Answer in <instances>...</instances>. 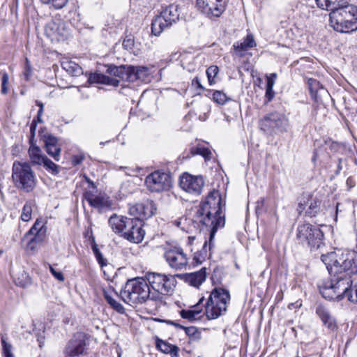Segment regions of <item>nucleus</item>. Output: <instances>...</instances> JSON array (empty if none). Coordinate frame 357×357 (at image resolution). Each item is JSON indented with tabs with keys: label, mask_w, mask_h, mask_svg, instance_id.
<instances>
[{
	"label": "nucleus",
	"mask_w": 357,
	"mask_h": 357,
	"mask_svg": "<svg viewBox=\"0 0 357 357\" xmlns=\"http://www.w3.org/2000/svg\"><path fill=\"white\" fill-rule=\"evenodd\" d=\"M222 198L219 191L210 192L203 202H201L196 211L195 218L206 227L210 229V242L217 230L225 224V213L222 210ZM211 248V244L209 245Z\"/></svg>",
	"instance_id": "obj_1"
},
{
	"label": "nucleus",
	"mask_w": 357,
	"mask_h": 357,
	"mask_svg": "<svg viewBox=\"0 0 357 357\" xmlns=\"http://www.w3.org/2000/svg\"><path fill=\"white\" fill-rule=\"evenodd\" d=\"M356 273L343 271L331 279L323 280L319 284V291L327 300L341 301L347 298L349 301L357 303V283L352 286L351 275Z\"/></svg>",
	"instance_id": "obj_2"
},
{
	"label": "nucleus",
	"mask_w": 357,
	"mask_h": 357,
	"mask_svg": "<svg viewBox=\"0 0 357 357\" xmlns=\"http://www.w3.org/2000/svg\"><path fill=\"white\" fill-rule=\"evenodd\" d=\"M106 72L115 77H111L101 73H91L88 79L91 84H102L113 86L120 85L121 81L134 82L137 80L144 81L149 74L146 67L132 66H108Z\"/></svg>",
	"instance_id": "obj_3"
},
{
	"label": "nucleus",
	"mask_w": 357,
	"mask_h": 357,
	"mask_svg": "<svg viewBox=\"0 0 357 357\" xmlns=\"http://www.w3.org/2000/svg\"><path fill=\"white\" fill-rule=\"evenodd\" d=\"M121 299L130 305H137L148 300L158 301L159 296L151 294L146 278L137 277L128 280L120 292Z\"/></svg>",
	"instance_id": "obj_4"
},
{
	"label": "nucleus",
	"mask_w": 357,
	"mask_h": 357,
	"mask_svg": "<svg viewBox=\"0 0 357 357\" xmlns=\"http://www.w3.org/2000/svg\"><path fill=\"white\" fill-rule=\"evenodd\" d=\"M321 259L326 265L331 275L336 276L344 271L357 273V261L349 252H344L338 250L326 255H322Z\"/></svg>",
	"instance_id": "obj_5"
},
{
	"label": "nucleus",
	"mask_w": 357,
	"mask_h": 357,
	"mask_svg": "<svg viewBox=\"0 0 357 357\" xmlns=\"http://www.w3.org/2000/svg\"><path fill=\"white\" fill-rule=\"evenodd\" d=\"M330 24L333 29L349 33L357 30V6L352 4L331 12Z\"/></svg>",
	"instance_id": "obj_6"
},
{
	"label": "nucleus",
	"mask_w": 357,
	"mask_h": 357,
	"mask_svg": "<svg viewBox=\"0 0 357 357\" xmlns=\"http://www.w3.org/2000/svg\"><path fill=\"white\" fill-rule=\"evenodd\" d=\"M12 178L16 188L26 192H32L37 184L36 174L31 165L26 162H13Z\"/></svg>",
	"instance_id": "obj_7"
},
{
	"label": "nucleus",
	"mask_w": 357,
	"mask_h": 357,
	"mask_svg": "<svg viewBox=\"0 0 357 357\" xmlns=\"http://www.w3.org/2000/svg\"><path fill=\"white\" fill-rule=\"evenodd\" d=\"M230 301V294L227 289L215 287L211 294L205 306V314L208 319H215L224 314Z\"/></svg>",
	"instance_id": "obj_8"
},
{
	"label": "nucleus",
	"mask_w": 357,
	"mask_h": 357,
	"mask_svg": "<svg viewBox=\"0 0 357 357\" xmlns=\"http://www.w3.org/2000/svg\"><path fill=\"white\" fill-rule=\"evenodd\" d=\"M296 240L311 251L317 250L324 245V233L318 227L304 223L297 227Z\"/></svg>",
	"instance_id": "obj_9"
},
{
	"label": "nucleus",
	"mask_w": 357,
	"mask_h": 357,
	"mask_svg": "<svg viewBox=\"0 0 357 357\" xmlns=\"http://www.w3.org/2000/svg\"><path fill=\"white\" fill-rule=\"evenodd\" d=\"M146 278L152 290L151 294L159 296L158 301L162 298V296L171 294L176 285V280L172 275H165L158 273H149Z\"/></svg>",
	"instance_id": "obj_10"
},
{
	"label": "nucleus",
	"mask_w": 357,
	"mask_h": 357,
	"mask_svg": "<svg viewBox=\"0 0 357 357\" xmlns=\"http://www.w3.org/2000/svg\"><path fill=\"white\" fill-rule=\"evenodd\" d=\"M145 183L151 192H162L170 188L172 176L169 173L155 171L146 177Z\"/></svg>",
	"instance_id": "obj_11"
},
{
	"label": "nucleus",
	"mask_w": 357,
	"mask_h": 357,
	"mask_svg": "<svg viewBox=\"0 0 357 357\" xmlns=\"http://www.w3.org/2000/svg\"><path fill=\"white\" fill-rule=\"evenodd\" d=\"M288 119L282 114L274 112L268 114L259 121V127L264 132H271L275 129L281 132L287 130Z\"/></svg>",
	"instance_id": "obj_12"
},
{
	"label": "nucleus",
	"mask_w": 357,
	"mask_h": 357,
	"mask_svg": "<svg viewBox=\"0 0 357 357\" xmlns=\"http://www.w3.org/2000/svg\"><path fill=\"white\" fill-rule=\"evenodd\" d=\"M198 10L209 19L219 17L225 10L224 0H197Z\"/></svg>",
	"instance_id": "obj_13"
},
{
	"label": "nucleus",
	"mask_w": 357,
	"mask_h": 357,
	"mask_svg": "<svg viewBox=\"0 0 357 357\" xmlns=\"http://www.w3.org/2000/svg\"><path fill=\"white\" fill-rule=\"evenodd\" d=\"M169 266L176 270H181L188 264V257L180 247H173L165 253Z\"/></svg>",
	"instance_id": "obj_14"
},
{
	"label": "nucleus",
	"mask_w": 357,
	"mask_h": 357,
	"mask_svg": "<svg viewBox=\"0 0 357 357\" xmlns=\"http://www.w3.org/2000/svg\"><path fill=\"white\" fill-rule=\"evenodd\" d=\"M156 211V207L153 201L146 200L142 203H138L131 206L129 208V213L134 216L133 219H138L144 222L151 218Z\"/></svg>",
	"instance_id": "obj_15"
},
{
	"label": "nucleus",
	"mask_w": 357,
	"mask_h": 357,
	"mask_svg": "<svg viewBox=\"0 0 357 357\" xmlns=\"http://www.w3.org/2000/svg\"><path fill=\"white\" fill-rule=\"evenodd\" d=\"M204 185L202 176H193L188 174H184L180 178V186L185 191L199 195Z\"/></svg>",
	"instance_id": "obj_16"
},
{
	"label": "nucleus",
	"mask_w": 357,
	"mask_h": 357,
	"mask_svg": "<svg viewBox=\"0 0 357 357\" xmlns=\"http://www.w3.org/2000/svg\"><path fill=\"white\" fill-rule=\"evenodd\" d=\"M40 139L43 142L47 153L56 161H59L61 151L59 139L50 133L40 135Z\"/></svg>",
	"instance_id": "obj_17"
},
{
	"label": "nucleus",
	"mask_w": 357,
	"mask_h": 357,
	"mask_svg": "<svg viewBox=\"0 0 357 357\" xmlns=\"http://www.w3.org/2000/svg\"><path fill=\"white\" fill-rule=\"evenodd\" d=\"M47 227L41 220H36L29 231L25 234L24 238L33 236L30 238L29 243L42 242L46 235Z\"/></svg>",
	"instance_id": "obj_18"
},
{
	"label": "nucleus",
	"mask_w": 357,
	"mask_h": 357,
	"mask_svg": "<svg viewBox=\"0 0 357 357\" xmlns=\"http://www.w3.org/2000/svg\"><path fill=\"white\" fill-rule=\"evenodd\" d=\"M316 314L328 330L334 331L337 329V325L335 319L331 315L327 307L321 304L318 305L316 307Z\"/></svg>",
	"instance_id": "obj_19"
},
{
	"label": "nucleus",
	"mask_w": 357,
	"mask_h": 357,
	"mask_svg": "<svg viewBox=\"0 0 357 357\" xmlns=\"http://www.w3.org/2000/svg\"><path fill=\"white\" fill-rule=\"evenodd\" d=\"M143 226L144 222L140 221V220L137 221V223H135V227L125 235V238L135 243H141L145 236V231L143 229Z\"/></svg>",
	"instance_id": "obj_20"
},
{
	"label": "nucleus",
	"mask_w": 357,
	"mask_h": 357,
	"mask_svg": "<svg viewBox=\"0 0 357 357\" xmlns=\"http://www.w3.org/2000/svg\"><path fill=\"white\" fill-rule=\"evenodd\" d=\"M206 275V268L203 267L198 271L185 274L183 278L190 286L199 287L205 281Z\"/></svg>",
	"instance_id": "obj_21"
},
{
	"label": "nucleus",
	"mask_w": 357,
	"mask_h": 357,
	"mask_svg": "<svg viewBox=\"0 0 357 357\" xmlns=\"http://www.w3.org/2000/svg\"><path fill=\"white\" fill-rule=\"evenodd\" d=\"M307 85L312 98L317 102L321 101V96L322 95L328 93L320 82L315 79H308Z\"/></svg>",
	"instance_id": "obj_22"
},
{
	"label": "nucleus",
	"mask_w": 357,
	"mask_h": 357,
	"mask_svg": "<svg viewBox=\"0 0 357 357\" xmlns=\"http://www.w3.org/2000/svg\"><path fill=\"white\" fill-rule=\"evenodd\" d=\"M203 301V298H201L199 303L193 306H192L190 309L188 310H181L179 312L181 317L183 319H188L190 321H193L195 320L201 319L202 315V309L199 306V303Z\"/></svg>",
	"instance_id": "obj_23"
},
{
	"label": "nucleus",
	"mask_w": 357,
	"mask_h": 357,
	"mask_svg": "<svg viewBox=\"0 0 357 357\" xmlns=\"http://www.w3.org/2000/svg\"><path fill=\"white\" fill-rule=\"evenodd\" d=\"M169 324L175 326L177 328H182L185 331L186 335L188 336V344L194 345L199 342L202 339V333L195 326L185 327L176 324L174 321H169Z\"/></svg>",
	"instance_id": "obj_24"
},
{
	"label": "nucleus",
	"mask_w": 357,
	"mask_h": 357,
	"mask_svg": "<svg viewBox=\"0 0 357 357\" xmlns=\"http://www.w3.org/2000/svg\"><path fill=\"white\" fill-rule=\"evenodd\" d=\"M84 340L75 338L71 340L66 348V352L70 356H75L82 354L85 349Z\"/></svg>",
	"instance_id": "obj_25"
},
{
	"label": "nucleus",
	"mask_w": 357,
	"mask_h": 357,
	"mask_svg": "<svg viewBox=\"0 0 357 357\" xmlns=\"http://www.w3.org/2000/svg\"><path fill=\"white\" fill-rule=\"evenodd\" d=\"M172 24L165 19L161 15L156 16L151 23V33L154 36H160L165 28L170 26Z\"/></svg>",
	"instance_id": "obj_26"
},
{
	"label": "nucleus",
	"mask_w": 357,
	"mask_h": 357,
	"mask_svg": "<svg viewBox=\"0 0 357 357\" xmlns=\"http://www.w3.org/2000/svg\"><path fill=\"white\" fill-rule=\"evenodd\" d=\"M28 153L33 165H42L43 161L46 158V155L43 154L40 148L36 144H31L28 150Z\"/></svg>",
	"instance_id": "obj_27"
},
{
	"label": "nucleus",
	"mask_w": 357,
	"mask_h": 357,
	"mask_svg": "<svg viewBox=\"0 0 357 357\" xmlns=\"http://www.w3.org/2000/svg\"><path fill=\"white\" fill-rule=\"evenodd\" d=\"M85 199L91 206L99 210H101L108 206V200L103 196L86 193L85 195Z\"/></svg>",
	"instance_id": "obj_28"
},
{
	"label": "nucleus",
	"mask_w": 357,
	"mask_h": 357,
	"mask_svg": "<svg viewBox=\"0 0 357 357\" xmlns=\"http://www.w3.org/2000/svg\"><path fill=\"white\" fill-rule=\"evenodd\" d=\"M156 347L164 354H169L172 357H178L179 348L176 345H173L166 341L160 339L156 340Z\"/></svg>",
	"instance_id": "obj_29"
},
{
	"label": "nucleus",
	"mask_w": 357,
	"mask_h": 357,
	"mask_svg": "<svg viewBox=\"0 0 357 357\" xmlns=\"http://www.w3.org/2000/svg\"><path fill=\"white\" fill-rule=\"evenodd\" d=\"M126 220V216L113 214L109 218L108 222L111 229L114 233L121 234L123 231V227L125 225Z\"/></svg>",
	"instance_id": "obj_30"
},
{
	"label": "nucleus",
	"mask_w": 357,
	"mask_h": 357,
	"mask_svg": "<svg viewBox=\"0 0 357 357\" xmlns=\"http://www.w3.org/2000/svg\"><path fill=\"white\" fill-rule=\"evenodd\" d=\"M13 278L15 284L20 287H26L31 283V278L24 270H20L19 272L13 274Z\"/></svg>",
	"instance_id": "obj_31"
},
{
	"label": "nucleus",
	"mask_w": 357,
	"mask_h": 357,
	"mask_svg": "<svg viewBox=\"0 0 357 357\" xmlns=\"http://www.w3.org/2000/svg\"><path fill=\"white\" fill-rule=\"evenodd\" d=\"M45 35L52 40H58L61 36L59 24L54 21L49 22L45 26Z\"/></svg>",
	"instance_id": "obj_32"
},
{
	"label": "nucleus",
	"mask_w": 357,
	"mask_h": 357,
	"mask_svg": "<svg viewBox=\"0 0 357 357\" xmlns=\"http://www.w3.org/2000/svg\"><path fill=\"white\" fill-rule=\"evenodd\" d=\"M165 19L167 20L172 24L178 20L179 13L176 6L170 5L165 8L160 14Z\"/></svg>",
	"instance_id": "obj_33"
},
{
	"label": "nucleus",
	"mask_w": 357,
	"mask_h": 357,
	"mask_svg": "<svg viewBox=\"0 0 357 357\" xmlns=\"http://www.w3.org/2000/svg\"><path fill=\"white\" fill-rule=\"evenodd\" d=\"M255 46H256V43L252 34L247 35L243 42H237L233 45L236 52L246 51L249 48H252Z\"/></svg>",
	"instance_id": "obj_34"
},
{
	"label": "nucleus",
	"mask_w": 357,
	"mask_h": 357,
	"mask_svg": "<svg viewBox=\"0 0 357 357\" xmlns=\"http://www.w3.org/2000/svg\"><path fill=\"white\" fill-rule=\"evenodd\" d=\"M321 201L317 197H311L307 204V209L305 211L307 215L314 217L319 212Z\"/></svg>",
	"instance_id": "obj_35"
},
{
	"label": "nucleus",
	"mask_w": 357,
	"mask_h": 357,
	"mask_svg": "<svg viewBox=\"0 0 357 357\" xmlns=\"http://www.w3.org/2000/svg\"><path fill=\"white\" fill-rule=\"evenodd\" d=\"M42 165L46 169V171L48 172V173L51 174L53 176H56L60 172V169H61L60 166L55 164L53 161H52L47 156L43 161Z\"/></svg>",
	"instance_id": "obj_36"
},
{
	"label": "nucleus",
	"mask_w": 357,
	"mask_h": 357,
	"mask_svg": "<svg viewBox=\"0 0 357 357\" xmlns=\"http://www.w3.org/2000/svg\"><path fill=\"white\" fill-rule=\"evenodd\" d=\"M190 153L192 155H201L205 160H210L211 158V151L206 147L198 145L193 146L190 149Z\"/></svg>",
	"instance_id": "obj_37"
},
{
	"label": "nucleus",
	"mask_w": 357,
	"mask_h": 357,
	"mask_svg": "<svg viewBox=\"0 0 357 357\" xmlns=\"http://www.w3.org/2000/svg\"><path fill=\"white\" fill-rule=\"evenodd\" d=\"M104 297L109 305L117 312L123 314L125 312L124 307L118 301H116L112 296L107 292L104 293Z\"/></svg>",
	"instance_id": "obj_38"
},
{
	"label": "nucleus",
	"mask_w": 357,
	"mask_h": 357,
	"mask_svg": "<svg viewBox=\"0 0 357 357\" xmlns=\"http://www.w3.org/2000/svg\"><path fill=\"white\" fill-rule=\"evenodd\" d=\"M63 68L73 75H78L82 73V68L73 61H67L62 63Z\"/></svg>",
	"instance_id": "obj_39"
},
{
	"label": "nucleus",
	"mask_w": 357,
	"mask_h": 357,
	"mask_svg": "<svg viewBox=\"0 0 357 357\" xmlns=\"http://www.w3.org/2000/svg\"><path fill=\"white\" fill-rule=\"evenodd\" d=\"M328 6L327 7V10H331L333 12L337 9H340L347 4H349V0H328Z\"/></svg>",
	"instance_id": "obj_40"
},
{
	"label": "nucleus",
	"mask_w": 357,
	"mask_h": 357,
	"mask_svg": "<svg viewBox=\"0 0 357 357\" xmlns=\"http://www.w3.org/2000/svg\"><path fill=\"white\" fill-rule=\"evenodd\" d=\"M33 204L31 202H27L22 208L21 214V219L24 222H27L31 218Z\"/></svg>",
	"instance_id": "obj_41"
},
{
	"label": "nucleus",
	"mask_w": 357,
	"mask_h": 357,
	"mask_svg": "<svg viewBox=\"0 0 357 357\" xmlns=\"http://www.w3.org/2000/svg\"><path fill=\"white\" fill-rule=\"evenodd\" d=\"M91 248L93 250V252L96 258L97 261L100 264L101 267H103L105 266H107V261L105 259L99 249L98 248V245L96 243H93L91 245Z\"/></svg>",
	"instance_id": "obj_42"
},
{
	"label": "nucleus",
	"mask_w": 357,
	"mask_h": 357,
	"mask_svg": "<svg viewBox=\"0 0 357 357\" xmlns=\"http://www.w3.org/2000/svg\"><path fill=\"white\" fill-rule=\"evenodd\" d=\"M219 72V68L216 66H211L206 70V75L208 77V83L210 85L215 84L214 78L216 77Z\"/></svg>",
	"instance_id": "obj_43"
},
{
	"label": "nucleus",
	"mask_w": 357,
	"mask_h": 357,
	"mask_svg": "<svg viewBox=\"0 0 357 357\" xmlns=\"http://www.w3.org/2000/svg\"><path fill=\"white\" fill-rule=\"evenodd\" d=\"M213 100L214 102L220 105L225 104L228 98L225 93L221 91H215L212 93Z\"/></svg>",
	"instance_id": "obj_44"
},
{
	"label": "nucleus",
	"mask_w": 357,
	"mask_h": 357,
	"mask_svg": "<svg viewBox=\"0 0 357 357\" xmlns=\"http://www.w3.org/2000/svg\"><path fill=\"white\" fill-rule=\"evenodd\" d=\"M138 219H133L130 218L126 217V220L125 221V225L123 227V231L121 234V235L125 238V235L128 232L130 231L133 227H135V223H137V221H139Z\"/></svg>",
	"instance_id": "obj_45"
},
{
	"label": "nucleus",
	"mask_w": 357,
	"mask_h": 357,
	"mask_svg": "<svg viewBox=\"0 0 357 357\" xmlns=\"http://www.w3.org/2000/svg\"><path fill=\"white\" fill-rule=\"evenodd\" d=\"M1 342L2 344L3 354L4 355V357H14L11 351V344L7 343L5 338L3 336H1Z\"/></svg>",
	"instance_id": "obj_46"
},
{
	"label": "nucleus",
	"mask_w": 357,
	"mask_h": 357,
	"mask_svg": "<svg viewBox=\"0 0 357 357\" xmlns=\"http://www.w3.org/2000/svg\"><path fill=\"white\" fill-rule=\"evenodd\" d=\"M275 95V93L273 90V84L269 83L268 84H266V93H265V98L266 100V102H270L272 100Z\"/></svg>",
	"instance_id": "obj_47"
},
{
	"label": "nucleus",
	"mask_w": 357,
	"mask_h": 357,
	"mask_svg": "<svg viewBox=\"0 0 357 357\" xmlns=\"http://www.w3.org/2000/svg\"><path fill=\"white\" fill-rule=\"evenodd\" d=\"M134 39L131 36H126L122 43L123 47L126 50H131L134 46Z\"/></svg>",
	"instance_id": "obj_48"
},
{
	"label": "nucleus",
	"mask_w": 357,
	"mask_h": 357,
	"mask_svg": "<svg viewBox=\"0 0 357 357\" xmlns=\"http://www.w3.org/2000/svg\"><path fill=\"white\" fill-rule=\"evenodd\" d=\"M8 75L7 73H3L2 75V84H1V93L6 94L8 92V88L7 84L8 83Z\"/></svg>",
	"instance_id": "obj_49"
},
{
	"label": "nucleus",
	"mask_w": 357,
	"mask_h": 357,
	"mask_svg": "<svg viewBox=\"0 0 357 357\" xmlns=\"http://www.w3.org/2000/svg\"><path fill=\"white\" fill-rule=\"evenodd\" d=\"M68 2V0H51L50 4L56 9H61L67 5Z\"/></svg>",
	"instance_id": "obj_50"
},
{
	"label": "nucleus",
	"mask_w": 357,
	"mask_h": 357,
	"mask_svg": "<svg viewBox=\"0 0 357 357\" xmlns=\"http://www.w3.org/2000/svg\"><path fill=\"white\" fill-rule=\"evenodd\" d=\"M325 144L332 152H337L340 148V146L337 142H333L331 139L325 141Z\"/></svg>",
	"instance_id": "obj_51"
},
{
	"label": "nucleus",
	"mask_w": 357,
	"mask_h": 357,
	"mask_svg": "<svg viewBox=\"0 0 357 357\" xmlns=\"http://www.w3.org/2000/svg\"><path fill=\"white\" fill-rule=\"evenodd\" d=\"M50 271L56 280H58L60 282H63L64 280V276L61 272L56 271L51 266H50Z\"/></svg>",
	"instance_id": "obj_52"
},
{
	"label": "nucleus",
	"mask_w": 357,
	"mask_h": 357,
	"mask_svg": "<svg viewBox=\"0 0 357 357\" xmlns=\"http://www.w3.org/2000/svg\"><path fill=\"white\" fill-rule=\"evenodd\" d=\"M317 6L323 10H327L328 6V0H315Z\"/></svg>",
	"instance_id": "obj_53"
},
{
	"label": "nucleus",
	"mask_w": 357,
	"mask_h": 357,
	"mask_svg": "<svg viewBox=\"0 0 357 357\" xmlns=\"http://www.w3.org/2000/svg\"><path fill=\"white\" fill-rule=\"evenodd\" d=\"M36 126H37L36 121L33 120L31 122V126H30V132H31V135L33 139L35 137Z\"/></svg>",
	"instance_id": "obj_54"
},
{
	"label": "nucleus",
	"mask_w": 357,
	"mask_h": 357,
	"mask_svg": "<svg viewBox=\"0 0 357 357\" xmlns=\"http://www.w3.org/2000/svg\"><path fill=\"white\" fill-rule=\"evenodd\" d=\"M346 162L345 160H343L342 158H339L338 159V164H337V169L335 172V174H339L341 172V170H342L343 169V164H344Z\"/></svg>",
	"instance_id": "obj_55"
},
{
	"label": "nucleus",
	"mask_w": 357,
	"mask_h": 357,
	"mask_svg": "<svg viewBox=\"0 0 357 357\" xmlns=\"http://www.w3.org/2000/svg\"><path fill=\"white\" fill-rule=\"evenodd\" d=\"M30 73H31V66H30L28 59H26V70H25L24 75H25L26 80L29 79Z\"/></svg>",
	"instance_id": "obj_56"
},
{
	"label": "nucleus",
	"mask_w": 357,
	"mask_h": 357,
	"mask_svg": "<svg viewBox=\"0 0 357 357\" xmlns=\"http://www.w3.org/2000/svg\"><path fill=\"white\" fill-rule=\"evenodd\" d=\"M276 77H277V74L276 73H272L269 77H267V83H266V84H268L269 83L272 82L273 86Z\"/></svg>",
	"instance_id": "obj_57"
},
{
	"label": "nucleus",
	"mask_w": 357,
	"mask_h": 357,
	"mask_svg": "<svg viewBox=\"0 0 357 357\" xmlns=\"http://www.w3.org/2000/svg\"><path fill=\"white\" fill-rule=\"evenodd\" d=\"M84 158L82 156H80V155H74L73 157V163L74 165H78L79 163L82 162V161L83 160Z\"/></svg>",
	"instance_id": "obj_58"
},
{
	"label": "nucleus",
	"mask_w": 357,
	"mask_h": 357,
	"mask_svg": "<svg viewBox=\"0 0 357 357\" xmlns=\"http://www.w3.org/2000/svg\"><path fill=\"white\" fill-rule=\"evenodd\" d=\"M264 200L263 198H261L260 199L257 200L256 202V212L258 213L259 211L264 206Z\"/></svg>",
	"instance_id": "obj_59"
},
{
	"label": "nucleus",
	"mask_w": 357,
	"mask_h": 357,
	"mask_svg": "<svg viewBox=\"0 0 357 357\" xmlns=\"http://www.w3.org/2000/svg\"><path fill=\"white\" fill-rule=\"evenodd\" d=\"M36 104L37 106L39 107V109H38L37 114H39V115H43V110H44V105H43V103L40 102V101H38V100H36Z\"/></svg>",
	"instance_id": "obj_60"
},
{
	"label": "nucleus",
	"mask_w": 357,
	"mask_h": 357,
	"mask_svg": "<svg viewBox=\"0 0 357 357\" xmlns=\"http://www.w3.org/2000/svg\"><path fill=\"white\" fill-rule=\"evenodd\" d=\"M195 239V236H189L188 238V244L190 245H192V243H193Z\"/></svg>",
	"instance_id": "obj_61"
},
{
	"label": "nucleus",
	"mask_w": 357,
	"mask_h": 357,
	"mask_svg": "<svg viewBox=\"0 0 357 357\" xmlns=\"http://www.w3.org/2000/svg\"><path fill=\"white\" fill-rule=\"evenodd\" d=\"M39 122V123H42L43 122V120H42V115H39V114H37V121L36 122Z\"/></svg>",
	"instance_id": "obj_62"
},
{
	"label": "nucleus",
	"mask_w": 357,
	"mask_h": 357,
	"mask_svg": "<svg viewBox=\"0 0 357 357\" xmlns=\"http://www.w3.org/2000/svg\"><path fill=\"white\" fill-rule=\"evenodd\" d=\"M193 260H194V261H195V262H196L197 264H201V263H202V261H201L200 260H199V259H198V258H197V257H196V256H195V257H194Z\"/></svg>",
	"instance_id": "obj_63"
},
{
	"label": "nucleus",
	"mask_w": 357,
	"mask_h": 357,
	"mask_svg": "<svg viewBox=\"0 0 357 357\" xmlns=\"http://www.w3.org/2000/svg\"><path fill=\"white\" fill-rule=\"evenodd\" d=\"M305 209V207L303 206V204L302 203H300L298 205V210H303Z\"/></svg>",
	"instance_id": "obj_64"
}]
</instances>
